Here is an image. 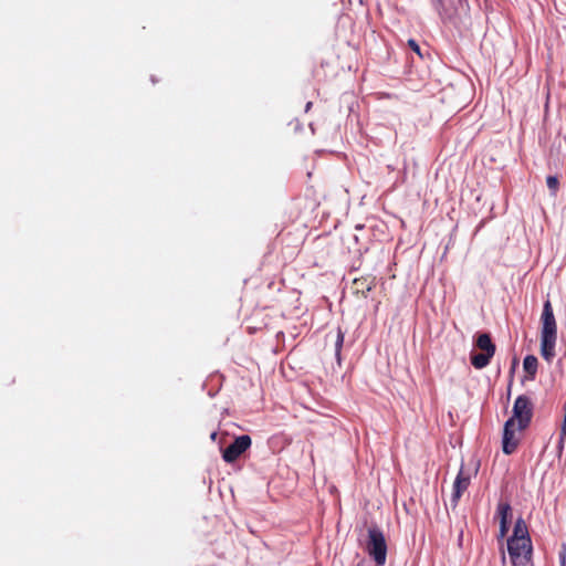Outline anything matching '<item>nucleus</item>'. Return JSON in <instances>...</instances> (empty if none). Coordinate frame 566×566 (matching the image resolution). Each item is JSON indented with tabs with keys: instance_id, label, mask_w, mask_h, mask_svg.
<instances>
[{
	"instance_id": "f257e3e1",
	"label": "nucleus",
	"mask_w": 566,
	"mask_h": 566,
	"mask_svg": "<svg viewBox=\"0 0 566 566\" xmlns=\"http://www.w3.org/2000/svg\"><path fill=\"white\" fill-rule=\"evenodd\" d=\"M507 552L513 566H526L532 562V539L522 517L516 520L513 534L507 539Z\"/></svg>"
},
{
	"instance_id": "f03ea898",
	"label": "nucleus",
	"mask_w": 566,
	"mask_h": 566,
	"mask_svg": "<svg viewBox=\"0 0 566 566\" xmlns=\"http://www.w3.org/2000/svg\"><path fill=\"white\" fill-rule=\"evenodd\" d=\"M541 325V355L551 364L556 356L557 323L549 298L543 304Z\"/></svg>"
},
{
	"instance_id": "7ed1b4c3",
	"label": "nucleus",
	"mask_w": 566,
	"mask_h": 566,
	"mask_svg": "<svg viewBox=\"0 0 566 566\" xmlns=\"http://www.w3.org/2000/svg\"><path fill=\"white\" fill-rule=\"evenodd\" d=\"M475 346L481 350V353H471V364L474 368L482 369L490 364L496 348L488 333L476 335Z\"/></svg>"
},
{
	"instance_id": "20e7f679",
	"label": "nucleus",
	"mask_w": 566,
	"mask_h": 566,
	"mask_svg": "<svg viewBox=\"0 0 566 566\" xmlns=\"http://www.w3.org/2000/svg\"><path fill=\"white\" fill-rule=\"evenodd\" d=\"M367 552L377 565L386 563L387 544L382 531L377 525L368 528Z\"/></svg>"
},
{
	"instance_id": "39448f33",
	"label": "nucleus",
	"mask_w": 566,
	"mask_h": 566,
	"mask_svg": "<svg viewBox=\"0 0 566 566\" xmlns=\"http://www.w3.org/2000/svg\"><path fill=\"white\" fill-rule=\"evenodd\" d=\"M533 417V405L526 396H518L513 406V418L505 421L504 424H514V420L518 424H528Z\"/></svg>"
},
{
	"instance_id": "423d86ee",
	"label": "nucleus",
	"mask_w": 566,
	"mask_h": 566,
	"mask_svg": "<svg viewBox=\"0 0 566 566\" xmlns=\"http://www.w3.org/2000/svg\"><path fill=\"white\" fill-rule=\"evenodd\" d=\"M251 447V438L242 434L233 439V441L222 450V459L227 463L238 460Z\"/></svg>"
},
{
	"instance_id": "0eeeda50",
	"label": "nucleus",
	"mask_w": 566,
	"mask_h": 566,
	"mask_svg": "<svg viewBox=\"0 0 566 566\" xmlns=\"http://www.w3.org/2000/svg\"><path fill=\"white\" fill-rule=\"evenodd\" d=\"M526 427H503L502 450L505 454L516 451Z\"/></svg>"
},
{
	"instance_id": "6e6552de",
	"label": "nucleus",
	"mask_w": 566,
	"mask_h": 566,
	"mask_svg": "<svg viewBox=\"0 0 566 566\" xmlns=\"http://www.w3.org/2000/svg\"><path fill=\"white\" fill-rule=\"evenodd\" d=\"M471 476L465 472L463 463L458 472V475L453 482V490L451 495V504L455 507L461 499L463 492L469 488Z\"/></svg>"
},
{
	"instance_id": "1a4fd4ad",
	"label": "nucleus",
	"mask_w": 566,
	"mask_h": 566,
	"mask_svg": "<svg viewBox=\"0 0 566 566\" xmlns=\"http://www.w3.org/2000/svg\"><path fill=\"white\" fill-rule=\"evenodd\" d=\"M376 276L371 274L356 277L352 283L353 293L366 297L367 294L376 286Z\"/></svg>"
},
{
	"instance_id": "9d476101",
	"label": "nucleus",
	"mask_w": 566,
	"mask_h": 566,
	"mask_svg": "<svg viewBox=\"0 0 566 566\" xmlns=\"http://www.w3.org/2000/svg\"><path fill=\"white\" fill-rule=\"evenodd\" d=\"M437 10L443 20L451 21L455 17L453 0H438Z\"/></svg>"
},
{
	"instance_id": "9b49d317",
	"label": "nucleus",
	"mask_w": 566,
	"mask_h": 566,
	"mask_svg": "<svg viewBox=\"0 0 566 566\" xmlns=\"http://www.w3.org/2000/svg\"><path fill=\"white\" fill-rule=\"evenodd\" d=\"M538 360L534 355H527L523 361L524 371L527 374L528 379L533 380L536 376Z\"/></svg>"
},
{
	"instance_id": "f8f14e48",
	"label": "nucleus",
	"mask_w": 566,
	"mask_h": 566,
	"mask_svg": "<svg viewBox=\"0 0 566 566\" xmlns=\"http://www.w3.org/2000/svg\"><path fill=\"white\" fill-rule=\"evenodd\" d=\"M344 337H345V335H344L343 331L338 327L336 336H335V356H336L338 365H340V361H342L340 353H342V348H343V344H344Z\"/></svg>"
},
{
	"instance_id": "ddd939ff",
	"label": "nucleus",
	"mask_w": 566,
	"mask_h": 566,
	"mask_svg": "<svg viewBox=\"0 0 566 566\" xmlns=\"http://www.w3.org/2000/svg\"><path fill=\"white\" fill-rule=\"evenodd\" d=\"M510 512H511V505L509 503H500L497 505V513L500 515V521H507Z\"/></svg>"
},
{
	"instance_id": "4468645a",
	"label": "nucleus",
	"mask_w": 566,
	"mask_h": 566,
	"mask_svg": "<svg viewBox=\"0 0 566 566\" xmlns=\"http://www.w3.org/2000/svg\"><path fill=\"white\" fill-rule=\"evenodd\" d=\"M546 184H547L548 189L552 191V193L556 195L558 187H559V181H558L557 177L548 176L546 179Z\"/></svg>"
},
{
	"instance_id": "2eb2a0df",
	"label": "nucleus",
	"mask_w": 566,
	"mask_h": 566,
	"mask_svg": "<svg viewBox=\"0 0 566 566\" xmlns=\"http://www.w3.org/2000/svg\"><path fill=\"white\" fill-rule=\"evenodd\" d=\"M408 46H409V48H410L415 53H417L419 56H422V55H421V51H420V46H419V44L417 43V41H416V40H413V39L408 40Z\"/></svg>"
},
{
	"instance_id": "dca6fc26",
	"label": "nucleus",
	"mask_w": 566,
	"mask_h": 566,
	"mask_svg": "<svg viewBox=\"0 0 566 566\" xmlns=\"http://www.w3.org/2000/svg\"><path fill=\"white\" fill-rule=\"evenodd\" d=\"M560 566H566V544L562 545V549L558 553Z\"/></svg>"
},
{
	"instance_id": "f3484780",
	"label": "nucleus",
	"mask_w": 566,
	"mask_h": 566,
	"mask_svg": "<svg viewBox=\"0 0 566 566\" xmlns=\"http://www.w3.org/2000/svg\"><path fill=\"white\" fill-rule=\"evenodd\" d=\"M509 531V521H500V537H504Z\"/></svg>"
},
{
	"instance_id": "a211bd4d",
	"label": "nucleus",
	"mask_w": 566,
	"mask_h": 566,
	"mask_svg": "<svg viewBox=\"0 0 566 566\" xmlns=\"http://www.w3.org/2000/svg\"><path fill=\"white\" fill-rule=\"evenodd\" d=\"M560 440H564L566 438V427H560Z\"/></svg>"
},
{
	"instance_id": "6ab92c4d",
	"label": "nucleus",
	"mask_w": 566,
	"mask_h": 566,
	"mask_svg": "<svg viewBox=\"0 0 566 566\" xmlns=\"http://www.w3.org/2000/svg\"><path fill=\"white\" fill-rule=\"evenodd\" d=\"M313 103L312 102H307L306 106H305V112H308L312 107Z\"/></svg>"
},
{
	"instance_id": "aec40b11",
	"label": "nucleus",
	"mask_w": 566,
	"mask_h": 566,
	"mask_svg": "<svg viewBox=\"0 0 566 566\" xmlns=\"http://www.w3.org/2000/svg\"><path fill=\"white\" fill-rule=\"evenodd\" d=\"M210 437L212 440H214L217 438V432H212Z\"/></svg>"
}]
</instances>
